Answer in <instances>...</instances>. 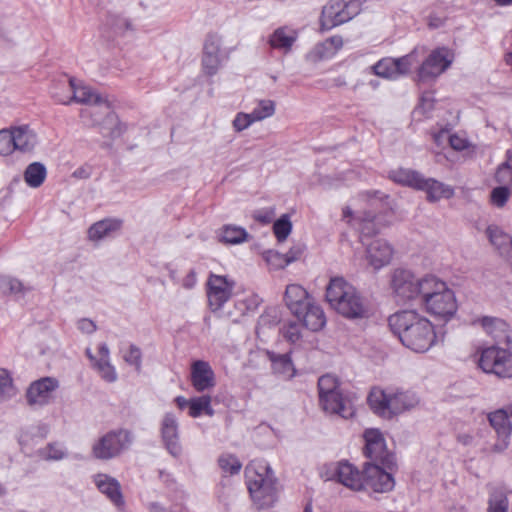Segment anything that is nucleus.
Masks as SVG:
<instances>
[{
    "label": "nucleus",
    "instance_id": "obj_47",
    "mask_svg": "<svg viewBox=\"0 0 512 512\" xmlns=\"http://www.w3.org/2000/svg\"><path fill=\"white\" fill-rule=\"evenodd\" d=\"M251 113L256 122L262 121L275 113V103L272 100H261Z\"/></svg>",
    "mask_w": 512,
    "mask_h": 512
},
{
    "label": "nucleus",
    "instance_id": "obj_46",
    "mask_svg": "<svg viewBox=\"0 0 512 512\" xmlns=\"http://www.w3.org/2000/svg\"><path fill=\"white\" fill-rule=\"evenodd\" d=\"M218 464L224 473L238 474L242 468L240 460L232 454H223L218 459Z\"/></svg>",
    "mask_w": 512,
    "mask_h": 512
},
{
    "label": "nucleus",
    "instance_id": "obj_37",
    "mask_svg": "<svg viewBox=\"0 0 512 512\" xmlns=\"http://www.w3.org/2000/svg\"><path fill=\"white\" fill-rule=\"evenodd\" d=\"M47 170L44 164L33 162L27 166L24 172V180L29 187L37 188L46 179Z\"/></svg>",
    "mask_w": 512,
    "mask_h": 512
},
{
    "label": "nucleus",
    "instance_id": "obj_7",
    "mask_svg": "<svg viewBox=\"0 0 512 512\" xmlns=\"http://www.w3.org/2000/svg\"><path fill=\"white\" fill-rule=\"evenodd\" d=\"M38 144V135L28 124L12 125L0 130V155L14 152L31 153Z\"/></svg>",
    "mask_w": 512,
    "mask_h": 512
},
{
    "label": "nucleus",
    "instance_id": "obj_51",
    "mask_svg": "<svg viewBox=\"0 0 512 512\" xmlns=\"http://www.w3.org/2000/svg\"><path fill=\"white\" fill-rule=\"evenodd\" d=\"M256 120L252 113L239 112L232 121V127L236 132H242L249 128Z\"/></svg>",
    "mask_w": 512,
    "mask_h": 512
},
{
    "label": "nucleus",
    "instance_id": "obj_50",
    "mask_svg": "<svg viewBox=\"0 0 512 512\" xmlns=\"http://www.w3.org/2000/svg\"><path fill=\"white\" fill-rule=\"evenodd\" d=\"M292 230L288 215H282L273 225L274 234L279 242L287 239Z\"/></svg>",
    "mask_w": 512,
    "mask_h": 512
},
{
    "label": "nucleus",
    "instance_id": "obj_26",
    "mask_svg": "<svg viewBox=\"0 0 512 512\" xmlns=\"http://www.w3.org/2000/svg\"><path fill=\"white\" fill-rule=\"evenodd\" d=\"M133 443V435L126 429L113 430L99 439L93 448H125Z\"/></svg>",
    "mask_w": 512,
    "mask_h": 512
},
{
    "label": "nucleus",
    "instance_id": "obj_56",
    "mask_svg": "<svg viewBox=\"0 0 512 512\" xmlns=\"http://www.w3.org/2000/svg\"><path fill=\"white\" fill-rule=\"evenodd\" d=\"M110 25L116 34H120L126 30L131 29V22L124 17H114L111 19Z\"/></svg>",
    "mask_w": 512,
    "mask_h": 512
},
{
    "label": "nucleus",
    "instance_id": "obj_4",
    "mask_svg": "<svg viewBox=\"0 0 512 512\" xmlns=\"http://www.w3.org/2000/svg\"><path fill=\"white\" fill-rule=\"evenodd\" d=\"M245 481L251 498L261 508L272 506L277 500V478L269 463L253 460L245 468Z\"/></svg>",
    "mask_w": 512,
    "mask_h": 512
},
{
    "label": "nucleus",
    "instance_id": "obj_45",
    "mask_svg": "<svg viewBox=\"0 0 512 512\" xmlns=\"http://www.w3.org/2000/svg\"><path fill=\"white\" fill-rule=\"evenodd\" d=\"M496 181L503 186L512 185V153L507 151V160L502 163L495 174Z\"/></svg>",
    "mask_w": 512,
    "mask_h": 512
},
{
    "label": "nucleus",
    "instance_id": "obj_25",
    "mask_svg": "<svg viewBox=\"0 0 512 512\" xmlns=\"http://www.w3.org/2000/svg\"><path fill=\"white\" fill-rule=\"evenodd\" d=\"M285 302L293 315H300L304 307L311 302V299L303 287L291 284L286 288Z\"/></svg>",
    "mask_w": 512,
    "mask_h": 512
},
{
    "label": "nucleus",
    "instance_id": "obj_40",
    "mask_svg": "<svg viewBox=\"0 0 512 512\" xmlns=\"http://www.w3.org/2000/svg\"><path fill=\"white\" fill-rule=\"evenodd\" d=\"M247 231L239 226L226 225L221 232V241L227 244H239L246 241Z\"/></svg>",
    "mask_w": 512,
    "mask_h": 512
},
{
    "label": "nucleus",
    "instance_id": "obj_30",
    "mask_svg": "<svg viewBox=\"0 0 512 512\" xmlns=\"http://www.w3.org/2000/svg\"><path fill=\"white\" fill-rule=\"evenodd\" d=\"M365 456L392 474L397 471V457L393 450H363Z\"/></svg>",
    "mask_w": 512,
    "mask_h": 512
},
{
    "label": "nucleus",
    "instance_id": "obj_24",
    "mask_svg": "<svg viewBox=\"0 0 512 512\" xmlns=\"http://www.w3.org/2000/svg\"><path fill=\"white\" fill-rule=\"evenodd\" d=\"M302 324L311 331H318L323 328L326 318L322 308L312 301L308 303L300 315H294Z\"/></svg>",
    "mask_w": 512,
    "mask_h": 512
},
{
    "label": "nucleus",
    "instance_id": "obj_18",
    "mask_svg": "<svg viewBox=\"0 0 512 512\" xmlns=\"http://www.w3.org/2000/svg\"><path fill=\"white\" fill-rule=\"evenodd\" d=\"M93 483L97 489L118 509L125 507V500L119 481L104 473L93 476Z\"/></svg>",
    "mask_w": 512,
    "mask_h": 512
},
{
    "label": "nucleus",
    "instance_id": "obj_53",
    "mask_svg": "<svg viewBox=\"0 0 512 512\" xmlns=\"http://www.w3.org/2000/svg\"><path fill=\"white\" fill-rule=\"evenodd\" d=\"M509 195L510 191L507 186L496 187L491 192V202L493 205L501 208L506 204Z\"/></svg>",
    "mask_w": 512,
    "mask_h": 512
},
{
    "label": "nucleus",
    "instance_id": "obj_39",
    "mask_svg": "<svg viewBox=\"0 0 512 512\" xmlns=\"http://www.w3.org/2000/svg\"><path fill=\"white\" fill-rule=\"evenodd\" d=\"M31 287L25 286L16 278L0 275V293L1 294H25Z\"/></svg>",
    "mask_w": 512,
    "mask_h": 512
},
{
    "label": "nucleus",
    "instance_id": "obj_64",
    "mask_svg": "<svg viewBox=\"0 0 512 512\" xmlns=\"http://www.w3.org/2000/svg\"><path fill=\"white\" fill-rule=\"evenodd\" d=\"M197 282L196 273L194 270H190L189 273L184 277L182 285L186 289H192Z\"/></svg>",
    "mask_w": 512,
    "mask_h": 512
},
{
    "label": "nucleus",
    "instance_id": "obj_43",
    "mask_svg": "<svg viewBox=\"0 0 512 512\" xmlns=\"http://www.w3.org/2000/svg\"><path fill=\"white\" fill-rule=\"evenodd\" d=\"M372 69L379 77L393 80L397 79L394 58L387 57L379 60L373 65Z\"/></svg>",
    "mask_w": 512,
    "mask_h": 512
},
{
    "label": "nucleus",
    "instance_id": "obj_1",
    "mask_svg": "<svg viewBox=\"0 0 512 512\" xmlns=\"http://www.w3.org/2000/svg\"><path fill=\"white\" fill-rule=\"evenodd\" d=\"M68 88L72 91V96L61 95L57 92H53L52 96L57 102L61 104H69L72 101L80 104L87 105L88 107L81 111V117H94L98 114L105 116L104 121L100 122L98 118L93 119V123L102 125V133L104 136L116 138L121 136L126 131V125L118 120L116 114H114L108 102L103 99L98 93H96L91 87L86 85H77L74 78H70L68 81Z\"/></svg>",
    "mask_w": 512,
    "mask_h": 512
},
{
    "label": "nucleus",
    "instance_id": "obj_61",
    "mask_svg": "<svg viewBox=\"0 0 512 512\" xmlns=\"http://www.w3.org/2000/svg\"><path fill=\"white\" fill-rule=\"evenodd\" d=\"M448 141L450 146L457 151L465 149L468 145L467 140L458 135H449Z\"/></svg>",
    "mask_w": 512,
    "mask_h": 512
},
{
    "label": "nucleus",
    "instance_id": "obj_58",
    "mask_svg": "<svg viewBox=\"0 0 512 512\" xmlns=\"http://www.w3.org/2000/svg\"><path fill=\"white\" fill-rule=\"evenodd\" d=\"M39 457L46 461H59L64 459L67 454L63 450H39Z\"/></svg>",
    "mask_w": 512,
    "mask_h": 512
},
{
    "label": "nucleus",
    "instance_id": "obj_44",
    "mask_svg": "<svg viewBox=\"0 0 512 512\" xmlns=\"http://www.w3.org/2000/svg\"><path fill=\"white\" fill-rule=\"evenodd\" d=\"M342 46V39L340 37H331L325 42L315 46L311 52V57L322 59L329 56V50L333 47L335 50Z\"/></svg>",
    "mask_w": 512,
    "mask_h": 512
},
{
    "label": "nucleus",
    "instance_id": "obj_6",
    "mask_svg": "<svg viewBox=\"0 0 512 512\" xmlns=\"http://www.w3.org/2000/svg\"><path fill=\"white\" fill-rule=\"evenodd\" d=\"M419 302L429 314L444 319L451 318L457 311L454 292L434 275Z\"/></svg>",
    "mask_w": 512,
    "mask_h": 512
},
{
    "label": "nucleus",
    "instance_id": "obj_38",
    "mask_svg": "<svg viewBox=\"0 0 512 512\" xmlns=\"http://www.w3.org/2000/svg\"><path fill=\"white\" fill-rule=\"evenodd\" d=\"M188 414L192 418H197L202 414L212 417L214 415V409L211 405V396L202 395L191 398Z\"/></svg>",
    "mask_w": 512,
    "mask_h": 512
},
{
    "label": "nucleus",
    "instance_id": "obj_36",
    "mask_svg": "<svg viewBox=\"0 0 512 512\" xmlns=\"http://www.w3.org/2000/svg\"><path fill=\"white\" fill-rule=\"evenodd\" d=\"M424 53L425 49L423 47H417L405 56L394 58L397 79L408 74L411 68L419 62V55H423Z\"/></svg>",
    "mask_w": 512,
    "mask_h": 512
},
{
    "label": "nucleus",
    "instance_id": "obj_2",
    "mask_svg": "<svg viewBox=\"0 0 512 512\" xmlns=\"http://www.w3.org/2000/svg\"><path fill=\"white\" fill-rule=\"evenodd\" d=\"M392 332L408 349L424 353L436 342L433 324L415 310H402L388 318Z\"/></svg>",
    "mask_w": 512,
    "mask_h": 512
},
{
    "label": "nucleus",
    "instance_id": "obj_60",
    "mask_svg": "<svg viewBox=\"0 0 512 512\" xmlns=\"http://www.w3.org/2000/svg\"><path fill=\"white\" fill-rule=\"evenodd\" d=\"M304 249H305V247L302 244H297V245H294L293 247H291L290 250L284 254L287 258L288 263L290 264V263L298 260L301 257V255L303 254Z\"/></svg>",
    "mask_w": 512,
    "mask_h": 512
},
{
    "label": "nucleus",
    "instance_id": "obj_41",
    "mask_svg": "<svg viewBox=\"0 0 512 512\" xmlns=\"http://www.w3.org/2000/svg\"><path fill=\"white\" fill-rule=\"evenodd\" d=\"M319 398L342 391L337 377L326 374L318 380Z\"/></svg>",
    "mask_w": 512,
    "mask_h": 512
},
{
    "label": "nucleus",
    "instance_id": "obj_27",
    "mask_svg": "<svg viewBox=\"0 0 512 512\" xmlns=\"http://www.w3.org/2000/svg\"><path fill=\"white\" fill-rule=\"evenodd\" d=\"M419 190L425 191L427 199L430 202H436L442 198H450L454 195V190L433 178H424L421 182Z\"/></svg>",
    "mask_w": 512,
    "mask_h": 512
},
{
    "label": "nucleus",
    "instance_id": "obj_57",
    "mask_svg": "<svg viewBox=\"0 0 512 512\" xmlns=\"http://www.w3.org/2000/svg\"><path fill=\"white\" fill-rule=\"evenodd\" d=\"M257 306L256 298H247L239 300L235 303V308L239 311V316L244 315L247 311L254 309Z\"/></svg>",
    "mask_w": 512,
    "mask_h": 512
},
{
    "label": "nucleus",
    "instance_id": "obj_14",
    "mask_svg": "<svg viewBox=\"0 0 512 512\" xmlns=\"http://www.w3.org/2000/svg\"><path fill=\"white\" fill-rule=\"evenodd\" d=\"M343 218L357 230L362 237L373 236L381 231L380 218L370 211H357L354 213L349 207L343 210Z\"/></svg>",
    "mask_w": 512,
    "mask_h": 512
},
{
    "label": "nucleus",
    "instance_id": "obj_17",
    "mask_svg": "<svg viewBox=\"0 0 512 512\" xmlns=\"http://www.w3.org/2000/svg\"><path fill=\"white\" fill-rule=\"evenodd\" d=\"M393 253V247L386 240L375 239L366 245L365 258L369 266L378 271L390 264Z\"/></svg>",
    "mask_w": 512,
    "mask_h": 512
},
{
    "label": "nucleus",
    "instance_id": "obj_20",
    "mask_svg": "<svg viewBox=\"0 0 512 512\" xmlns=\"http://www.w3.org/2000/svg\"><path fill=\"white\" fill-rule=\"evenodd\" d=\"M191 384L197 392H204L215 387V373L207 361L196 360L191 365Z\"/></svg>",
    "mask_w": 512,
    "mask_h": 512
},
{
    "label": "nucleus",
    "instance_id": "obj_19",
    "mask_svg": "<svg viewBox=\"0 0 512 512\" xmlns=\"http://www.w3.org/2000/svg\"><path fill=\"white\" fill-rule=\"evenodd\" d=\"M220 48H221V37L216 34H210L207 36L202 57V68L206 75H215L220 66Z\"/></svg>",
    "mask_w": 512,
    "mask_h": 512
},
{
    "label": "nucleus",
    "instance_id": "obj_54",
    "mask_svg": "<svg viewBox=\"0 0 512 512\" xmlns=\"http://www.w3.org/2000/svg\"><path fill=\"white\" fill-rule=\"evenodd\" d=\"M123 358L125 362L136 367L138 371L141 369L142 353L140 348L135 345H130L127 352L124 353Z\"/></svg>",
    "mask_w": 512,
    "mask_h": 512
},
{
    "label": "nucleus",
    "instance_id": "obj_52",
    "mask_svg": "<svg viewBox=\"0 0 512 512\" xmlns=\"http://www.w3.org/2000/svg\"><path fill=\"white\" fill-rule=\"evenodd\" d=\"M264 259L274 269H281L289 265L286 256L277 251L269 250L265 252Z\"/></svg>",
    "mask_w": 512,
    "mask_h": 512
},
{
    "label": "nucleus",
    "instance_id": "obj_34",
    "mask_svg": "<svg viewBox=\"0 0 512 512\" xmlns=\"http://www.w3.org/2000/svg\"><path fill=\"white\" fill-rule=\"evenodd\" d=\"M161 434L167 448H172L178 444V422L173 414H165L162 420Z\"/></svg>",
    "mask_w": 512,
    "mask_h": 512
},
{
    "label": "nucleus",
    "instance_id": "obj_42",
    "mask_svg": "<svg viewBox=\"0 0 512 512\" xmlns=\"http://www.w3.org/2000/svg\"><path fill=\"white\" fill-rule=\"evenodd\" d=\"M507 495L501 490H494L489 495L487 512H508Z\"/></svg>",
    "mask_w": 512,
    "mask_h": 512
},
{
    "label": "nucleus",
    "instance_id": "obj_28",
    "mask_svg": "<svg viewBox=\"0 0 512 512\" xmlns=\"http://www.w3.org/2000/svg\"><path fill=\"white\" fill-rule=\"evenodd\" d=\"M298 34L294 29L288 27L277 28L269 38V44L272 48L288 53L295 41Z\"/></svg>",
    "mask_w": 512,
    "mask_h": 512
},
{
    "label": "nucleus",
    "instance_id": "obj_62",
    "mask_svg": "<svg viewBox=\"0 0 512 512\" xmlns=\"http://www.w3.org/2000/svg\"><path fill=\"white\" fill-rule=\"evenodd\" d=\"M121 450H93V457L102 460H109L119 456Z\"/></svg>",
    "mask_w": 512,
    "mask_h": 512
},
{
    "label": "nucleus",
    "instance_id": "obj_23",
    "mask_svg": "<svg viewBox=\"0 0 512 512\" xmlns=\"http://www.w3.org/2000/svg\"><path fill=\"white\" fill-rule=\"evenodd\" d=\"M334 475L339 483L350 489L361 491L363 488V484L361 482L362 471L360 472L352 464L346 461L338 463Z\"/></svg>",
    "mask_w": 512,
    "mask_h": 512
},
{
    "label": "nucleus",
    "instance_id": "obj_55",
    "mask_svg": "<svg viewBox=\"0 0 512 512\" xmlns=\"http://www.w3.org/2000/svg\"><path fill=\"white\" fill-rule=\"evenodd\" d=\"M284 338L290 343H296L301 338L300 326L295 322H291L282 328Z\"/></svg>",
    "mask_w": 512,
    "mask_h": 512
},
{
    "label": "nucleus",
    "instance_id": "obj_12",
    "mask_svg": "<svg viewBox=\"0 0 512 512\" xmlns=\"http://www.w3.org/2000/svg\"><path fill=\"white\" fill-rule=\"evenodd\" d=\"M361 482L363 484L362 490L377 493L389 492L395 486L392 473L384 470L378 464H371V462L363 464Z\"/></svg>",
    "mask_w": 512,
    "mask_h": 512
},
{
    "label": "nucleus",
    "instance_id": "obj_3",
    "mask_svg": "<svg viewBox=\"0 0 512 512\" xmlns=\"http://www.w3.org/2000/svg\"><path fill=\"white\" fill-rule=\"evenodd\" d=\"M326 300L330 306L348 319L368 318L370 311L358 290L342 277H334L326 288Z\"/></svg>",
    "mask_w": 512,
    "mask_h": 512
},
{
    "label": "nucleus",
    "instance_id": "obj_21",
    "mask_svg": "<svg viewBox=\"0 0 512 512\" xmlns=\"http://www.w3.org/2000/svg\"><path fill=\"white\" fill-rule=\"evenodd\" d=\"M479 321L486 333L498 344L505 343L512 349V330L504 320L486 316Z\"/></svg>",
    "mask_w": 512,
    "mask_h": 512
},
{
    "label": "nucleus",
    "instance_id": "obj_33",
    "mask_svg": "<svg viewBox=\"0 0 512 512\" xmlns=\"http://www.w3.org/2000/svg\"><path fill=\"white\" fill-rule=\"evenodd\" d=\"M122 221L119 219H104L96 222L89 228V238L91 240H101L111 236L121 228Z\"/></svg>",
    "mask_w": 512,
    "mask_h": 512
},
{
    "label": "nucleus",
    "instance_id": "obj_9",
    "mask_svg": "<svg viewBox=\"0 0 512 512\" xmlns=\"http://www.w3.org/2000/svg\"><path fill=\"white\" fill-rule=\"evenodd\" d=\"M360 12L358 0H330L322 9L321 27L330 30L348 22Z\"/></svg>",
    "mask_w": 512,
    "mask_h": 512
},
{
    "label": "nucleus",
    "instance_id": "obj_59",
    "mask_svg": "<svg viewBox=\"0 0 512 512\" xmlns=\"http://www.w3.org/2000/svg\"><path fill=\"white\" fill-rule=\"evenodd\" d=\"M275 216V212L272 208L265 210H258L254 214V218L264 224L270 223Z\"/></svg>",
    "mask_w": 512,
    "mask_h": 512
},
{
    "label": "nucleus",
    "instance_id": "obj_16",
    "mask_svg": "<svg viewBox=\"0 0 512 512\" xmlns=\"http://www.w3.org/2000/svg\"><path fill=\"white\" fill-rule=\"evenodd\" d=\"M451 64L448 51L445 48L433 50L418 68V79L426 81L442 74Z\"/></svg>",
    "mask_w": 512,
    "mask_h": 512
},
{
    "label": "nucleus",
    "instance_id": "obj_63",
    "mask_svg": "<svg viewBox=\"0 0 512 512\" xmlns=\"http://www.w3.org/2000/svg\"><path fill=\"white\" fill-rule=\"evenodd\" d=\"M77 327L79 330H81L83 333L91 334L95 332L96 325L95 323L90 319H80L77 323Z\"/></svg>",
    "mask_w": 512,
    "mask_h": 512
},
{
    "label": "nucleus",
    "instance_id": "obj_13",
    "mask_svg": "<svg viewBox=\"0 0 512 512\" xmlns=\"http://www.w3.org/2000/svg\"><path fill=\"white\" fill-rule=\"evenodd\" d=\"M58 388L59 381L54 377H43L33 381L26 391L27 403L32 407H44L53 401Z\"/></svg>",
    "mask_w": 512,
    "mask_h": 512
},
{
    "label": "nucleus",
    "instance_id": "obj_35",
    "mask_svg": "<svg viewBox=\"0 0 512 512\" xmlns=\"http://www.w3.org/2000/svg\"><path fill=\"white\" fill-rule=\"evenodd\" d=\"M269 359L272 362L273 371L284 378L290 379L295 375V368L288 353L275 354L269 353Z\"/></svg>",
    "mask_w": 512,
    "mask_h": 512
},
{
    "label": "nucleus",
    "instance_id": "obj_10",
    "mask_svg": "<svg viewBox=\"0 0 512 512\" xmlns=\"http://www.w3.org/2000/svg\"><path fill=\"white\" fill-rule=\"evenodd\" d=\"M479 367L486 373H493L500 378L512 377V353L497 346L482 350Z\"/></svg>",
    "mask_w": 512,
    "mask_h": 512
},
{
    "label": "nucleus",
    "instance_id": "obj_49",
    "mask_svg": "<svg viewBox=\"0 0 512 512\" xmlns=\"http://www.w3.org/2000/svg\"><path fill=\"white\" fill-rule=\"evenodd\" d=\"M15 387L9 372L5 369H0V401L15 395Z\"/></svg>",
    "mask_w": 512,
    "mask_h": 512
},
{
    "label": "nucleus",
    "instance_id": "obj_32",
    "mask_svg": "<svg viewBox=\"0 0 512 512\" xmlns=\"http://www.w3.org/2000/svg\"><path fill=\"white\" fill-rule=\"evenodd\" d=\"M389 177L394 182L419 190L423 175L408 168H398L389 172Z\"/></svg>",
    "mask_w": 512,
    "mask_h": 512
},
{
    "label": "nucleus",
    "instance_id": "obj_22",
    "mask_svg": "<svg viewBox=\"0 0 512 512\" xmlns=\"http://www.w3.org/2000/svg\"><path fill=\"white\" fill-rule=\"evenodd\" d=\"M488 420L495 430L498 440L502 442V445L507 446L508 439L512 434V423L507 411L503 408L493 411L488 414Z\"/></svg>",
    "mask_w": 512,
    "mask_h": 512
},
{
    "label": "nucleus",
    "instance_id": "obj_29",
    "mask_svg": "<svg viewBox=\"0 0 512 512\" xmlns=\"http://www.w3.org/2000/svg\"><path fill=\"white\" fill-rule=\"evenodd\" d=\"M486 232L491 244L500 254L507 257L512 256V237L509 234L494 225L489 226Z\"/></svg>",
    "mask_w": 512,
    "mask_h": 512
},
{
    "label": "nucleus",
    "instance_id": "obj_31",
    "mask_svg": "<svg viewBox=\"0 0 512 512\" xmlns=\"http://www.w3.org/2000/svg\"><path fill=\"white\" fill-rule=\"evenodd\" d=\"M109 348L103 343L99 346V359L95 362V368L100 373L103 380L109 383H113L117 380V373L114 366L109 360Z\"/></svg>",
    "mask_w": 512,
    "mask_h": 512
},
{
    "label": "nucleus",
    "instance_id": "obj_48",
    "mask_svg": "<svg viewBox=\"0 0 512 512\" xmlns=\"http://www.w3.org/2000/svg\"><path fill=\"white\" fill-rule=\"evenodd\" d=\"M363 438L365 441L364 448H386L387 447V444L385 442L383 434L378 429H367L363 434Z\"/></svg>",
    "mask_w": 512,
    "mask_h": 512
},
{
    "label": "nucleus",
    "instance_id": "obj_11",
    "mask_svg": "<svg viewBox=\"0 0 512 512\" xmlns=\"http://www.w3.org/2000/svg\"><path fill=\"white\" fill-rule=\"evenodd\" d=\"M208 305L213 313L220 311L232 297L235 282L228 276L211 273L206 283Z\"/></svg>",
    "mask_w": 512,
    "mask_h": 512
},
{
    "label": "nucleus",
    "instance_id": "obj_15",
    "mask_svg": "<svg viewBox=\"0 0 512 512\" xmlns=\"http://www.w3.org/2000/svg\"><path fill=\"white\" fill-rule=\"evenodd\" d=\"M354 399L355 396L353 394L339 391L338 393L319 398V402L325 412L339 415L344 419H350L355 414Z\"/></svg>",
    "mask_w": 512,
    "mask_h": 512
},
{
    "label": "nucleus",
    "instance_id": "obj_5",
    "mask_svg": "<svg viewBox=\"0 0 512 512\" xmlns=\"http://www.w3.org/2000/svg\"><path fill=\"white\" fill-rule=\"evenodd\" d=\"M370 408L377 415L390 419L405 411L415 408L419 403V398L412 391H403L399 389L373 388L368 396Z\"/></svg>",
    "mask_w": 512,
    "mask_h": 512
},
{
    "label": "nucleus",
    "instance_id": "obj_8",
    "mask_svg": "<svg viewBox=\"0 0 512 512\" xmlns=\"http://www.w3.org/2000/svg\"><path fill=\"white\" fill-rule=\"evenodd\" d=\"M432 277L431 274L417 277L410 270L398 268L391 274L390 287L400 301H420Z\"/></svg>",
    "mask_w": 512,
    "mask_h": 512
}]
</instances>
